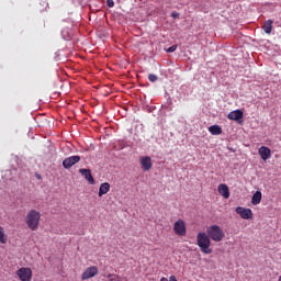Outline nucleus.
Returning a JSON list of instances; mask_svg holds the SVG:
<instances>
[{"mask_svg":"<svg viewBox=\"0 0 281 281\" xmlns=\"http://www.w3.org/2000/svg\"><path fill=\"white\" fill-rule=\"evenodd\" d=\"M278 281H281V274H280V277H279Z\"/></svg>","mask_w":281,"mask_h":281,"instance_id":"26","label":"nucleus"},{"mask_svg":"<svg viewBox=\"0 0 281 281\" xmlns=\"http://www.w3.org/2000/svg\"><path fill=\"white\" fill-rule=\"evenodd\" d=\"M173 232L176 236H186V234H188L186 222L183 220L176 221L173 224Z\"/></svg>","mask_w":281,"mask_h":281,"instance_id":"4","label":"nucleus"},{"mask_svg":"<svg viewBox=\"0 0 281 281\" xmlns=\"http://www.w3.org/2000/svg\"><path fill=\"white\" fill-rule=\"evenodd\" d=\"M260 201H262V192L257 191L252 195L251 203H252V205H258V204H260Z\"/></svg>","mask_w":281,"mask_h":281,"instance_id":"15","label":"nucleus"},{"mask_svg":"<svg viewBox=\"0 0 281 281\" xmlns=\"http://www.w3.org/2000/svg\"><path fill=\"white\" fill-rule=\"evenodd\" d=\"M171 16L172 19H177V16H179V13H172Z\"/></svg>","mask_w":281,"mask_h":281,"instance_id":"23","label":"nucleus"},{"mask_svg":"<svg viewBox=\"0 0 281 281\" xmlns=\"http://www.w3.org/2000/svg\"><path fill=\"white\" fill-rule=\"evenodd\" d=\"M258 153L263 161L271 158V149L267 146H261Z\"/></svg>","mask_w":281,"mask_h":281,"instance_id":"10","label":"nucleus"},{"mask_svg":"<svg viewBox=\"0 0 281 281\" xmlns=\"http://www.w3.org/2000/svg\"><path fill=\"white\" fill-rule=\"evenodd\" d=\"M262 30L266 34H271V31L273 30V21L272 20H267L263 23Z\"/></svg>","mask_w":281,"mask_h":281,"instance_id":"14","label":"nucleus"},{"mask_svg":"<svg viewBox=\"0 0 281 281\" xmlns=\"http://www.w3.org/2000/svg\"><path fill=\"white\" fill-rule=\"evenodd\" d=\"M209 133H211V135H221V133H223V128L218 125H212L209 127Z\"/></svg>","mask_w":281,"mask_h":281,"instance_id":"16","label":"nucleus"},{"mask_svg":"<svg viewBox=\"0 0 281 281\" xmlns=\"http://www.w3.org/2000/svg\"><path fill=\"white\" fill-rule=\"evenodd\" d=\"M16 276L21 281H32V268L22 267L16 270Z\"/></svg>","mask_w":281,"mask_h":281,"instance_id":"3","label":"nucleus"},{"mask_svg":"<svg viewBox=\"0 0 281 281\" xmlns=\"http://www.w3.org/2000/svg\"><path fill=\"white\" fill-rule=\"evenodd\" d=\"M25 224L27 225L29 229H31V232H36L41 225V212L34 209L29 211L25 216Z\"/></svg>","mask_w":281,"mask_h":281,"instance_id":"2","label":"nucleus"},{"mask_svg":"<svg viewBox=\"0 0 281 281\" xmlns=\"http://www.w3.org/2000/svg\"><path fill=\"white\" fill-rule=\"evenodd\" d=\"M169 281H177V277L171 276L170 279H169Z\"/></svg>","mask_w":281,"mask_h":281,"instance_id":"22","label":"nucleus"},{"mask_svg":"<svg viewBox=\"0 0 281 281\" xmlns=\"http://www.w3.org/2000/svg\"><path fill=\"white\" fill-rule=\"evenodd\" d=\"M106 5H108V8H114L115 2L113 0H106Z\"/></svg>","mask_w":281,"mask_h":281,"instance_id":"21","label":"nucleus"},{"mask_svg":"<svg viewBox=\"0 0 281 281\" xmlns=\"http://www.w3.org/2000/svg\"><path fill=\"white\" fill-rule=\"evenodd\" d=\"M160 281H168V278L162 277V278L160 279Z\"/></svg>","mask_w":281,"mask_h":281,"instance_id":"24","label":"nucleus"},{"mask_svg":"<svg viewBox=\"0 0 281 281\" xmlns=\"http://www.w3.org/2000/svg\"><path fill=\"white\" fill-rule=\"evenodd\" d=\"M108 279L110 281H120V276H117V274H109Z\"/></svg>","mask_w":281,"mask_h":281,"instance_id":"19","label":"nucleus"},{"mask_svg":"<svg viewBox=\"0 0 281 281\" xmlns=\"http://www.w3.org/2000/svg\"><path fill=\"white\" fill-rule=\"evenodd\" d=\"M158 79H159V77H157V75L150 74L148 76L149 82H157Z\"/></svg>","mask_w":281,"mask_h":281,"instance_id":"18","label":"nucleus"},{"mask_svg":"<svg viewBox=\"0 0 281 281\" xmlns=\"http://www.w3.org/2000/svg\"><path fill=\"white\" fill-rule=\"evenodd\" d=\"M217 192L224 199H229V187H227V184H225V183L220 184L217 187Z\"/></svg>","mask_w":281,"mask_h":281,"instance_id":"12","label":"nucleus"},{"mask_svg":"<svg viewBox=\"0 0 281 281\" xmlns=\"http://www.w3.org/2000/svg\"><path fill=\"white\" fill-rule=\"evenodd\" d=\"M36 178H37V179H41V175H37Z\"/></svg>","mask_w":281,"mask_h":281,"instance_id":"25","label":"nucleus"},{"mask_svg":"<svg viewBox=\"0 0 281 281\" xmlns=\"http://www.w3.org/2000/svg\"><path fill=\"white\" fill-rule=\"evenodd\" d=\"M140 166L145 172H148V170L153 168V159H150L148 156L140 157Z\"/></svg>","mask_w":281,"mask_h":281,"instance_id":"9","label":"nucleus"},{"mask_svg":"<svg viewBox=\"0 0 281 281\" xmlns=\"http://www.w3.org/2000/svg\"><path fill=\"white\" fill-rule=\"evenodd\" d=\"M168 54H172V52H177V45H172L167 49Z\"/></svg>","mask_w":281,"mask_h":281,"instance_id":"20","label":"nucleus"},{"mask_svg":"<svg viewBox=\"0 0 281 281\" xmlns=\"http://www.w3.org/2000/svg\"><path fill=\"white\" fill-rule=\"evenodd\" d=\"M80 161V156H70L63 161V167L67 170Z\"/></svg>","mask_w":281,"mask_h":281,"instance_id":"7","label":"nucleus"},{"mask_svg":"<svg viewBox=\"0 0 281 281\" xmlns=\"http://www.w3.org/2000/svg\"><path fill=\"white\" fill-rule=\"evenodd\" d=\"M110 190H111V184L109 182L101 183L99 188V196H104V194H109Z\"/></svg>","mask_w":281,"mask_h":281,"instance_id":"13","label":"nucleus"},{"mask_svg":"<svg viewBox=\"0 0 281 281\" xmlns=\"http://www.w3.org/2000/svg\"><path fill=\"white\" fill-rule=\"evenodd\" d=\"M243 117H244L243 110H235L227 114V119L233 120L235 122H238V120H243Z\"/></svg>","mask_w":281,"mask_h":281,"instance_id":"11","label":"nucleus"},{"mask_svg":"<svg viewBox=\"0 0 281 281\" xmlns=\"http://www.w3.org/2000/svg\"><path fill=\"white\" fill-rule=\"evenodd\" d=\"M97 273L98 267L91 266L83 271V273L81 274V280H91V278H95Z\"/></svg>","mask_w":281,"mask_h":281,"instance_id":"6","label":"nucleus"},{"mask_svg":"<svg viewBox=\"0 0 281 281\" xmlns=\"http://www.w3.org/2000/svg\"><path fill=\"white\" fill-rule=\"evenodd\" d=\"M0 243L5 245L8 243V237L5 236V231L0 226Z\"/></svg>","mask_w":281,"mask_h":281,"instance_id":"17","label":"nucleus"},{"mask_svg":"<svg viewBox=\"0 0 281 281\" xmlns=\"http://www.w3.org/2000/svg\"><path fill=\"white\" fill-rule=\"evenodd\" d=\"M236 214H239L241 218L245 221H249V218H254V212H251V209H245L243 206H237L235 209Z\"/></svg>","mask_w":281,"mask_h":281,"instance_id":"5","label":"nucleus"},{"mask_svg":"<svg viewBox=\"0 0 281 281\" xmlns=\"http://www.w3.org/2000/svg\"><path fill=\"white\" fill-rule=\"evenodd\" d=\"M225 238V233L218 225H212L207 227L206 233L200 232L196 235V245L200 247L202 254H212V240L214 243H221Z\"/></svg>","mask_w":281,"mask_h":281,"instance_id":"1","label":"nucleus"},{"mask_svg":"<svg viewBox=\"0 0 281 281\" xmlns=\"http://www.w3.org/2000/svg\"><path fill=\"white\" fill-rule=\"evenodd\" d=\"M80 175L90 183V186L95 184V179H93V175H91V169H79Z\"/></svg>","mask_w":281,"mask_h":281,"instance_id":"8","label":"nucleus"}]
</instances>
